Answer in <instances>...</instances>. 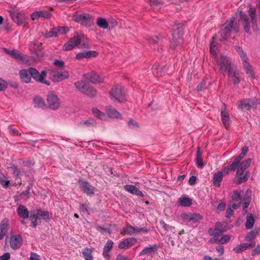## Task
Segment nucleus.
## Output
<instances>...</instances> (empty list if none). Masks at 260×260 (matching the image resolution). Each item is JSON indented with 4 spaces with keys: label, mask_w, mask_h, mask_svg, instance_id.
I'll list each match as a JSON object with an SVG mask.
<instances>
[{
    "label": "nucleus",
    "mask_w": 260,
    "mask_h": 260,
    "mask_svg": "<svg viewBox=\"0 0 260 260\" xmlns=\"http://www.w3.org/2000/svg\"><path fill=\"white\" fill-rule=\"evenodd\" d=\"M235 18L234 17L230 18L228 20L224 25V28L221 30L219 32L220 38L219 40L220 41L227 40L231 36V32L234 31L237 32L238 28L235 24Z\"/></svg>",
    "instance_id": "obj_1"
},
{
    "label": "nucleus",
    "mask_w": 260,
    "mask_h": 260,
    "mask_svg": "<svg viewBox=\"0 0 260 260\" xmlns=\"http://www.w3.org/2000/svg\"><path fill=\"white\" fill-rule=\"evenodd\" d=\"M85 38L82 35L75 36L63 45L62 49L64 51L71 50L81 44L83 48H88V45L85 42Z\"/></svg>",
    "instance_id": "obj_2"
},
{
    "label": "nucleus",
    "mask_w": 260,
    "mask_h": 260,
    "mask_svg": "<svg viewBox=\"0 0 260 260\" xmlns=\"http://www.w3.org/2000/svg\"><path fill=\"white\" fill-rule=\"evenodd\" d=\"M173 42L174 47L183 43L182 36L183 34V25L182 23L175 24L172 26Z\"/></svg>",
    "instance_id": "obj_3"
},
{
    "label": "nucleus",
    "mask_w": 260,
    "mask_h": 260,
    "mask_svg": "<svg viewBox=\"0 0 260 260\" xmlns=\"http://www.w3.org/2000/svg\"><path fill=\"white\" fill-rule=\"evenodd\" d=\"M217 64L219 72L222 74H224L227 71L229 72L231 68H233L235 66L228 56L222 55L217 58Z\"/></svg>",
    "instance_id": "obj_4"
},
{
    "label": "nucleus",
    "mask_w": 260,
    "mask_h": 260,
    "mask_svg": "<svg viewBox=\"0 0 260 260\" xmlns=\"http://www.w3.org/2000/svg\"><path fill=\"white\" fill-rule=\"evenodd\" d=\"M110 94L114 101L121 103L125 100V89L121 86H115L111 89Z\"/></svg>",
    "instance_id": "obj_5"
},
{
    "label": "nucleus",
    "mask_w": 260,
    "mask_h": 260,
    "mask_svg": "<svg viewBox=\"0 0 260 260\" xmlns=\"http://www.w3.org/2000/svg\"><path fill=\"white\" fill-rule=\"evenodd\" d=\"M73 19L84 26L91 25L93 22L91 16L87 13L75 14L73 16Z\"/></svg>",
    "instance_id": "obj_6"
},
{
    "label": "nucleus",
    "mask_w": 260,
    "mask_h": 260,
    "mask_svg": "<svg viewBox=\"0 0 260 260\" xmlns=\"http://www.w3.org/2000/svg\"><path fill=\"white\" fill-rule=\"evenodd\" d=\"M228 73L229 80L233 83L238 84L240 82L242 73L237 69L236 66L231 68Z\"/></svg>",
    "instance_id": "obj_7"
},
{
    "label": "nucleus",
    "mask_w": 260,
    "mask_h": 260,
    "mask_svg": "<svg viewBox=\"0 0 260 260\" xmlns=\"http://www.w3.org/2000/svg\"><path fill=\"white\" fill-rule=\"evenodd\" d=\"M47 102L48 107L54 110L58 109L60 105L59 99L57 95L53 92H50L48 94Z\"/></svg>",
    "instance_id": "obj_8"
},
{
    "label": "nucleus",
    "mask_w": 260,
    "mask_h": 260,
    "mask_svg": "<svg viewBox=\"0 0 260 260\" xmlns=\"http://www.w3.org/2000/svg\"><path fill=\"white\" fill-rule=\"evenodd\" d=\"M141 231L146 233L148 232V230L143 228H140L138 227H134L130 224H127L123 228L121 234L123 236L125 234L133 235L135 234L140 233Z\"/></svg>",
    "instance_id": "obj_9"
},
{
    "label": "nucleus",
    "mask_w": 260,
    "mask_h": 260,
    "mask_svg": "<svg viewBox=\"0 0 260 260\" xmlns=\"http://www.w3.org/2000/svg\"><path fill=\"white\" fill-rule=\"evenodd\" d=\"M181 217L184 222L192 223L199 222L203 219V217L198 213H184L181 215Z\"/></svg>",
    "instance_id": "obj_10"
},
{
    "label": "nucleus",
    "mask_w": 260,
    "mask_h": 260,
    "mask_svg": "<svg viewBox=\"0 0 260 260\" xmlns=\"http://www.w3.org/2000/svg\"><path fill=\"white\" fill-rule=\"evenodd\" d=\"M237 169L235 182L238 184H241L246 181L249 177V172L247 170H242V169Z\"/></svg>",
    "instance_id": "obj_11"
},
{
    "label": "nucleus",
    "mask_w": 260,
    "mask_h": 260,
    "mask_svg": "<svg viewBox=\"0 0 260 260\" xmlns=\"http://www.w3.org/2000/svg\"><path fill=\"white\" fill-rule=\"evenodd\" d=\"M221 117L224 126L228 129L231 123V120L229 113L226 111V105L224 104H223L221 108Z\"/></svg>",
    "instance_id": "obj_12"
},
{
    "label": "nucleus",
    "mask_w": 260,
    "mask_h": 260,
    "mask_svg": "<svg viewBox=\"0 0 260 260\" xmlns=\"http://www.w3.org/2000/svg\"><path fill=\"white\" fill-rule=\"evenodd\" d=\"M22 244V238L19 235H14L10 237V245L12 249L16 250L19 248Z\"/></svg>",
    "instance_id": "obj_13"
},
{
    "label": "nucleus",
    "mask_w": 260,
    "mask_h": 260,
    "mask_svg": "<svg viewBox=\"0 0 260 260\" xmlns=\"http://www.w3.org/2000/svg\"><path fill=\"white\" fill-rule=\"evenodd\" d=\"M29 73L31 76V78H32L37 82H42L43 79H44L46 76V72L45 71H43L40 73L34 68H29Z\"/></svg>",
    "instance_id": "obj_14"
},
{
    "label": "nucleus",
    "mask_w": 260,
    "mask_h": 260,
    "mask_svg": "<svg viewBox=\"0 0 260 260\" xmlns=\"http://www.w3.org/2000/svg\"><path fill=\"white\" fill-rule=\"evenodd\" d=\"M80 188L81 191L88 196L94 194V187L85 181L80 182Z\"/></svg>",
    "instance_id": "obj_15"
},
{
    "label": "nucleus",
    "mask_w": 260,
    "mask_h": 260,
    "mask_svg": "<svg viewBox=\"0 0 260 260\" xmlns=\"http://www.w3.org/2000/svg\"><path fill=\"white\" fill-rule=\"evenodd\" d=\"M158 246L156 244L146 246L139 253V256H152L157 251Z\"/></svg>",
    "instance_id": "obj_16"
},
{
    "label": "nucleus",
    "mask_w": 260,
    "mask_h": 260,
    "mask_svg": "<svg viewBox=\"0 0 260 260\" xmlns=\"http://www.w3.org/2000/svg\"><path fill=\"white\" fill-rule=\"evenodd\" d=\"M252 102L250 99H245L238 101L236 105L237 108L242 111H247L251 109Z\"/></svg>",
    "instance_id": "obj_17"
},
{
    "label": "nucleus",
    "mask_w": 260,
    "mask_h": 260,
    "mask_svg": "<svg viewBox=\"0 0 260 260\" xmlns=\"http://www.w3.org/2000/svg\"><path fill=\"white\" fill-rule=\"evenodd\" d=\"M137 241V239L131 237L125 239L118 244V248L120 249H127L135 244Z\"/></svg>",
    "instance_id": "obj_18"
},
{
    "label": "nucleus",
    "mask_w": 260,
    "mask_h": 260,
    "mask_svg": "<svg viewBox=\"0 0 260 260\" xmlns=\"http://www.w3.org/2000/svg\"><path fill=\"white\" fill-rule=\"evenodd\" d=\"M84 78L85 80H88L92 83H99L103 82V79L95 73L91 72L84 75Z\"/></svg>",
    "instance_id": "obj_19"
},
{
    "label": "nucleus",
    "mask_w": 260,
    "mask_h": 260,
    "mask_svg": "<svg viewBox=\"0 0 260 260\" xmlns=\"http://www.w3.org/2000/svg\"><path fill=\"white\" fill-rule=\"evenodd\" d=\"M51 16L50 12L47 10L36 11L31 14V19L33 20H37L40 17L49 18Z\"/></svg>",
    "instance_id": "obj_20"
},
{
    "label": "nucleus",
    "mask_w": 260,
    "mask_h": 260,
    "mask_svg": "<svg viewBox=\"0 0 260 260\" xmlns=\"http://www.w3.org/2000/svg\"><path fill=\"white\" fill-rule=\"evenodd\" d=\"M124 189L127 192L143 197L144 196L143 193L138 188L132 185H125L123 186Z\"/></svg>",
    "instance_id": "obj_21"
},
{
    "label": "nucleus",
    "mask_w": 260,
    "mask_h": 260,
    "mask_svg": "<svg viewBox=\"0 0 260 260\" xmlns=\"http://www.w3.org/2000/svg\"><path fill=\"white\" fill-rule=\"evenodd\" d=\"M113 244L114 243L112 240H108L104 246L103 251V255L106 260H109L110 259V255L109 253L111 250Z\"/></svg>",
    "instance_id": "obj_22"
},
{
    "label": "nucleus",
    "mask_w": 260,
    "mask_h": 260,
    "mask_svg": "<svg viewBox=\"0 0 260 260\" xmlns=\"http://www.w3.org/2000/svg\"><path fill=\"white\" fill-rule=\"evenodd\" d=\"M10 15L13 21L18 24L22 23L23 19L21 14L17 11H10Z\"/></svg>",
    "instance_id": "obj_23"
},
{
    "label": "nucleus",
    "mask_w": 260,
    "mask_h": 260,
    "mask_svg": "<svg viewBox=\"0 0 260 260\" xmlns=\"http://www.w3.org/2000/svg\"><path fill=\"white\" fill-rule=\"evenodd\" d=\"M18 216L23 219H27L29 217V212L27 209L23 205H20L17 209Z\"/></svg>",
    "instance_id": "obj_24"
},
{
    "label": "nucleus",
    "mask_w": 260,
    "mask_h": 260,
    "mask_svg": "<svg viewBox=\"0 0 260 260\" xmlns=\"http://www.w3.org/2000/svg\"><path fill=\"white\" fill-rule=\"evenodd\" d=\"M68 77L69 73L68 72H58L52 75V80L54 82H59L68 78Z\"/></svg>",
    "instance_id": "obj_25"
},
{
    "label": "nucleus",
    "mask_w": 260,
    "mask_h": 260,
    "mask_svg": "<svg viewBox=\"0 0 260 260\" xmlns=\"http://www.w3.org/2000/svg\"><path fill=\"white\" fill-rule=\"evenodd\" d=\"M19 75L22 82L28 83L31 81V76L29 73V69L28 70H20Z\"/></svg>",
    "instance_id": "obj_26"
},
{
    "label": "nucleus",
    "mask_w": 260,
    "mask_h": 260,
    "mask_svg": "<svg viewBox=\"0 0 260 260\" xmlns=\"http://www.w3.org/2000/svg\"><path fill=\"white\" fill-rule=\"evenodd\" d=\"M97 54L98 53L95 51H89L78 53L76 56V58L77 59H81L83 58H89L92 56L95 57Z\"/></svg>",
    "instance_id": "obj_27"
},
{
    "label": "nucleus",
    "mask_w": 260,
    "mask_h": 260,
    "mask_svg": "<svg viewBox=\"0 0 260 260\" xmlns=\"http://www.w3.org/2000/svg\"><path fill=\"white\" fill-rule=\"evenodd\" d=\"M106 111L109 117L113 118H121L120 114L114 108L110 106L106 108Z\"/></svg>",
    "instance_id": "obj_28"
},
{
    "label": "nucleus",
    "mask_w": 260,
    "mask_h": 260,
    "mask_svg": "<svg viewBox=\"0 0 260 260\" xmlns=\"http://www.w3.org/2000/svg\"><path fill=\"white\" fill-rule=\"evenodd\" d=\"M222 172L218 171L215 173L213 175V184L216 187H219L220 186V182H221L223 178Z\"/></svg>",
    "instance_id": "obj_29"
},
{
    "label": "nucleus",
    "mask_w": 260,
    "mask_h": 260,
    "mask_svg": "<svg viewBox=\"0 0 260 260\" xmlns=\"http://www.w3.org/2000/svg\"><path fill=\"white\" fill-rule=\"evenodd\" d=\"M6 52L11 55L12 57L16 59H19L20 60H23L24 59V55L20 53L19 51L17 50H6Z\"/></svg>",
    "instance_id": "obj_30"
},
{
    "label": "nucleus",
    "mask_w": 260,
    "mask_h": 260,
    "mask_svg": "<svg viewBox=\"0 0 260 260\" xmlns=\"http://www.w3.org/2000/svg\"><path fill=\"white\" fill-rule=\"evenodd\" d=\"M93 248H85L82 249V253L85 260H93Z\"/></svg>",
    "instance_id": "obj_31"
},
{
    "label": "nucleus",
    "mask_w": 260,
    "mask_h": 260,
    "mask_svg": "<svg viewBox=\"0 0 260 260\" xmlns=\"http://www.w3.org/2000/svg\"><path fill=\"white\" fill-rule=\"evenodd\" d=\"M249 15L252 23V29L254 31H256L257 30V25L256 24L255 11L251 8L249 9Z\"/></svg>",
    "instance_id": "obj_32"
},
{
    "label": "nucleus",
    "mask_w": 260,
    "mask_h": 260,
    "mask_svg": "<svg viewBox=\"0 0 260 260\" xmlns=\"http://www.w3.org/2000/svg\"><path fill=\"white\" fill-rule=\"evenodd\" d=\"M179 204L183 207H189L192 205V200L187 197H183L178 200Z\"/></svg>",
    "instance_id": "obj_33"
},
{
    "label": "nucleus",
    "mask_w": 260,
    "mask_h": 260,
    "mask_svg": "<svg viewBox=\"0 0 260 260\" xmlns=\"http://www.w3.org/2000/svg\"><path fill=\"white\" fill-rule=\"evenodd\" d=\"M196 161L199 168H202L204 166L202 158V153L200 148H198L196 153Z\"/></svg>",
    "instance_id": "obj_34"
},
{
    "label": "nucleus",
    "mask_w": 260,
    "mask_h": 260,
    "mask_svg": "<svg viewBox=\"0 0 260 260\" xmlns=\"http://www.w3.org/2000/svg\"><path fill=\"white\" fill-rule=\"evenodd\" d=\"M240 18L242 20H243L244 23L245 25L244 26V28L245 31L247 33H249L250 32V24L249 22H248V20L247 19V16L244 13L240 12Z\"/></svg>",
    "instance_id": "obj_35"
},
{
    "label": "nucleus",
    "mask_w": 260,
    "mask_h": 260,
    "mask_svg": "<svg viewBox=\"0 0 260 260\" xmlns=\"http://www.w3.org/2000/svg\"><path fill=\"white\" fill-rule=\"evenodd\" d=\"M259 234V229H255L254 230L249 232L245 237V240L246 241H251L254 240L257 235Z\"/></svg>",
    "instance_id": "obj_36"
},
{
    "label": "nucleus",
    "mask_w": 260,
    "mask_h": 260,
    "mask_svg": "<svg viewBox=\"0 0 260 260\" xmlns=\"http://www.w3.org/2000/svg\"><path fill=\"white\" fill-rule=\"evenodd\" d=\"M34 104L35 107L37 108H44L45 107L44 100L40 96H36L34 99Z\"/></svg>",
    "instance_id": "obj_37"
},
{
    "label": "nucleus",
    "mask_w": 260,
    "mask_h": 260,
    "mask_svg": "<svg viewBox=\"0 0 260 260\" xmlns=\"http://www.w3.org/2000/svg\"><path fill=\"white\" fill-rule=\"evenodd\" d=\"M97 25L103 29H107L109 27V23L105 18L99 17L96 21Z\"/></svg>",
    "instance_id": "obj_38"
},
{
    "label": "nucleus",
    "mask_w": 260,
    "mask_h": 260,
    "mask_svg": "<svg viewBox=\"0 0 260 260\" xmlns=\"http://www.w3.org/2000/svg\"><path fill=\"white\" fill-rule=\"evenodd\" d=\"M83 93L90 97L95 96L96 94V90L92 86L87 85Z\"/></svg>",
    "instance_id": "obj_39"
},
{
    "label": "nucleus",
    "mask_w": 260,
    "mask_h": 260,
    "mask_svg": "<svg viewBox=\"0 0 260 260\" xmlns=\"http://www.w3.org/2000/svg\"><path fill=\"white\" fill-rule=\"evenodd\" d=\"M92 112L95 117L101 120H106L107 119L106 115L95 108L92 109Z\"/></svg>",
    "instance_id": "obj_40"
},
{
    "label": "nucleus",
    "mask_w": 260,
    "mask_h": 260,
    "mask_svg": "<svg viewBox=\"0 0 260 260\" xmlns=\"http://www.w3.org/2000/svg\"><path fill=\"white\" fill-rule=\"evenodd\" d=\"M254 220L252 214H249L246 217L245 227L247 229H251L254 224Z\"/></svg>",
    "instance_id": "obj_41"
},
{
    "label": "nucleus",
    "mask_w": 260,
    "mask_h": 260,
    "mask_svg": "<svg viewBox=\"0 0 260 260\" xmlns=\"http://www.w3.org/2000/svg\"><path fill=\"white\" fill-rule=\"evenodd\" d=\"M244 69L246 73L251 77L254 75L253 71L251 66L248 63V60L243 62Z\"/></svg>",
    "instance_id": "obj_42"
},
{
    "label": "nucleus",
    "mask_w": 260,
    "mask_h": 260,
    "mask_svg": "<svg viewBox=\"0 0 260 260\" xmlns=\"http://www.w3.org/2000/svg\"><path fill=\"white\" fill-rule=\"evenodd\" d=\"M56 37L58 35L67 33L69 29L67 26H60L58 27H54Z\"/></svg>",
    "instance_id": "obj_43"
},
{
    "label": "nucleus",
    "mask_w": 260,
    "mask_h": 260,
    "mask_svg": "<svg viewBox=\"0 0 260 260\" xmlns=\"http://www.w3.org/2000/svg\"><path fill=\"white\" fill-rule=\"evenodd\" d=\"M251 162V160L250 158L243 160L241 163H239L237 168L242 169V170H246V168L250 166Z\"/></svg>",
    "instance_id": "obj_44"
},
{
    "label": "nucleus",
    "mask_w": 260,
    "mask_h": 260,
    "mask_svg": "<svg viewBox=\"0 0 260 260\" xmlns=\"http://www.w3.org/2000/svg\"><path fill=\"white\" fill-rule=\"evenodd\" d=\"M237 167H238L236 165V163H234L233 162L231 165L223 169L222 171H221L222 172L223 176L228 174L231 171H235Z\"/></svg>",
    "instance_id": "obj_45"
},
{
    "label": "nucleus",
    "mask_w": 260,
    "mask_h": 260,
    "mask_svg": "<svg viewBox=\"0 0 260 260\" xmlns=\"http://www.w3.org/2000/svg\"><path fill=\"white\" fill-rule=\"evenodd\" d=\"M7 224L4 221L0 224V240L4 239L6 233L7 232Z\"/></svg>",
    "instance_id": "obj_46"
},
{
    "label": "nucleus",
    "mask_w": 260,
    "mask_h": 260,
    "mask_svg": "<svg viewBox=\"0 0 260 260\" xmlns=\"http://www.w3.org/2000/svg\"><path fill=\"white\" fill-rule=\"evenodd\" d=\"M236 50L237 52L238 53L239 55H240L241 59L243 61V62L248 60V58L246 53L243 51V50L241 48L237 46L236 47Z\"/></svg>",
    "instance_id": "obj_47"
},
{
    "label": "nucleus",
    "mask_w": 260,
    "mask_h": 260,
    "mask_svg": "<svg viewBox=\"0 0 260 260\" xmlns=\"http://www.w3.org/2000/svg\"><path fill=\"white\" fill-rule=\"evenodd\" d=\"M9 168L13 172V176L15 178L16 180L20 174V171L17 168V167L14 165V164H10Z\"/></svg>",
    "instance_id": "obj_48"
},
{
    "label": "nucleus",
    "mask_w": 260,
    "mask_h": 260,
    "mask_svg": "<svg viewBox=\"0 0 260 260\" xmlns=\"http://www.w3.org/2000/svg\"><path fill=\"white\" fill-rule=\"evenodd\" d=\"M76 87L82 93L84 91L87 84H86L83 81H78L74 83Z\"/></svg>",
    "instance_id": "obj_49"
},
{
    "label": "nucleus",
    "mask_w": 260,
    "mask_h": 260,
    "mask_svg": "<svg viewBox=\"0 0 260 260\" xmlns=\"http://www.w3.org/2000/svg\"><path fill=\"white\" fill-rule=\"evenodd\" d=\"M36 212L38 214L39 218H40V217H41L42 219H48L49 217V214L48 211H42L41 210H37Z\"/></svg>",
    "instance_id": "obj_50"
},
{
    "label": "nucleus",
    "mask_w": 260,
    "mask_h": 260,
    "mask_svg": "<svg viewBox=\"0 0 260 260\" xmlns=\"http://www.w3.org/2000/svg\"><path fill=\"white\" fill-rule=\"evenodd\" d=\"M223 231L220 229L211 230L209 232L210 234L214 237H218L222 235Z\"/></svg>",
    "instance_id": "obj_51"
},
{
    "label": "nucleus",
    "mask_w": 260,
    "mask_h": 260,
    "mask_svg": "<svg viewBox=\"0 0 260 260\" xmlns=\"http://www.w3.org/2000/svg\"><path fill=\"white\" fill-rule=\"evenodd\" d=\"M245 155L243 153H241L237 156L234 157V163H236V165L238 167L241 160L244 157Z\"/></svg>",
    "instance_id": "obj_52"
},
{
    "label": "nucleus",
    "mask_w": 260,
    "mask_h": 260,
    "mask_svg": "<svg viewBox=\"0 0 260 260\" xmlns=\"http://www.w3.org/2000/svg\"><path fill=\"white\" fill-rule=\"evenodd\" d=\"M232 199L234 201H239L241 200V194L240 193L237 191H234L232 196Z\"/></svg>",
    "instance_id": "obj_53"
},
{
    "label": "nucleus",
    "mask_w": 260,
    "mask_h": 260,
    "mask_svg": "<svg viewBox=\"0 0 260 260\" xmlns=\"http://www.w3.org/2000/svg\"><path fill=\"white\" fill-rule=\"evenodd\" d=\"M44 37H45L46 38H49L53 37H56L55 31L54 30V28H52L50 31L45 33L44 34Z\"/></svg>",
    "instance_id": "obj_54"
},
{
    "label": "nucleus",
    "mask_w": 260,
    "mask_h": 260,
    "mask_svg": "<svg viewBox=\"0 0 260 260\" xmlns=\"http://www.w3.org/2000/svg\"><path fill=\"white\" fill-rule=\"evenodd\" d=\"M215 37L216 36L212 38V41L211 42L210 44V52L211 54L212 55H215L216 54V44L214 42V40L215 39Z\"/></svg>",
    "instance_id": "obj_55"
},
{
    "label": "nucleus",
    "mask_w": 260,
    "mask_h": 260,
    "mask_svg": "<svg viewBox=\"0 0 260 260\" xmlns=\"http://www.w3.org/2000/svg\"><path fill=\"white\" fill-rule=\"evenodd\" d=\"M230 236L228 235H224L221 237L220 239L218 241L219 243L224 244L228 242L230 240Z\"/></svg>",
    "instance_id": "obj_56"
},
{
    "label": "nucleus",
    "mask_w": 260,
    "mask_h": 260,
    "mask_svg": "<svg viewBox=\"0 0 260 260\" xmlns=\"http://www.w3.org/2000/svg\"><path fill=\"white\" fill-rule=\"evenodd\" d=\"M0 184L5 188H7L10 184V181L4 179L0 176Z\"/></svg>",
    "instance_id": "obj_57"
},
{
    "label": "nucleus",
    "mask_w": 260,
    "mask_h": 260,
    "mask_svg": "<svg viewBox=\"0 0 260 260\" xmlns=\"http://www.w3.org/2000/svg\"><path fill=\"white\" fill-rule=\"evenodd\" d=\"M7 87V82L0 78V91L5 90Z\"/></svg>",
    "instance_id": "obj_58"
},
{
    "label": "nucleus",
    "mask_w": 260,
    "mask_h": 260,
    "mask_svg": "<svg viewBox=\"0 0 260 260\" xmlns=\"http://www.w3.org/2000/svg\"><path fill=\"white\" fill-rule=\"evenodd\" d=\"M206 88V82L203 80L197 86V90L199 91Z\"/></svg>",
    "instance_id": "obj_59"
},
{
    "label": "nucleus",
    "mask_w": 260,
    "mask_h": 260,
    "mask_svg": "<svg viewBox=\"0 0 260 260\" xmlns=\"http://www.w3.org/2000/svg\"><path fill=\"white\" fill-rule=\"evenodd\" d=\"M29 218L31 220H38L39 219L36 211L31 213Z\"/></svg>",
    "instance_id": "obj_60"
},
{
    "label": "nucleus",
    "mask_w": 260,
    "mask_h": 260,
    "mask_svg": "<svg viewBox=\"0 0 260 260\" xmlns=\"http://www.w3.org/2000/svg\"><path fill=\"white\" fill-rule=\"evenodd\" d=\"M128 125L130 128H134L135 127L138 126L137 122L133 119L129 120L128 121Z\"/></svg>",
    "instance_id": "obj_61"
},
{
    "label": "nucleus",
    "mask_w": 260,
    "mask_h": 260,
    "mask_svg": "<svg viewBox=\"0 0 260 260\" xmlns=\"http://www.w3.org/2000/svg\"><path fill=\"white\" fill-rule=\"evenodd\" d=\"M54 64L55 66L58 67L60 68H63L64 67V62L62 61H60L58 60L54 61Z\"/></svg>",
    "instance_id": "obj_62"
},
{
    "label": "nucleus",
    "mask_w": 260,
    "mask_h": 260,
    "mask_svg": "<svg viewBox=\"0 0 260 260\" xmlns=\"http://www.w3.org/2000/svg\"><path fill=\"white\" fill-rule=\"evenodd\" d=\"M260 254V245H258L254 249L252 253L253 256H255Z\"/></svg>",
    "instance_id": "obj_63"
},
{
    "label": "nucleus",
    "mask_w": 260,
    "mask_h": 260,
    "mask_svg": "<svg viewBox=\"0 0 260 260\" xmlns=\"http://www.w3.org/2000/svg\"><path fill=\"white\" fill-rule=\"evenodd\" d=\"M1 260H9L10 259V254L9 253L7 252L4 253L3 255L0 256Z\"/></svg>",
    "instance_id": "obj_64"
}]
</instances>
